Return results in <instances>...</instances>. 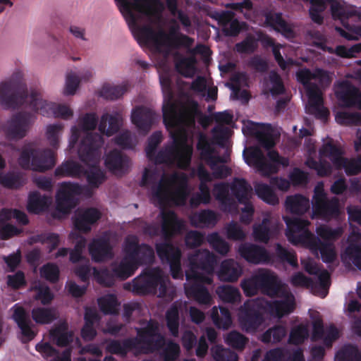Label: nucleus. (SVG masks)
<instances>
[{"label":"nucleus","mask_w":361,"mask_h":361,"mask_svg":"<svg viewBox=\"0 0 361 361\" xmlns=\"http://www.w3.org/2000/svg\"><path fill=\"white\" fill-rule=\"evenodd\" d=\"M93 276L98 283L105 287H111L114 285L116 275L113 269L107 268L97 269L93 268Z\"/></svg>","instance_id":"58"},{"label":"nucleus","mask_w":361,"mask_h":361,"mask_svg":"<svg viewBox=\"0 0 361 361\" xmlns=\"http://www.w3.org/2000/svg\"><path fill=\"white\" fill-rule=\"evenodd\" d=\"M50 336L59 347H66L73 341V333L68 330L66 323H62L50 331Z\"/></svg>","instance_id":"34"},{"label":"nucleus","mask_w":361,"mask_h":361,"mask_svg":"<svg viewBox=\"0 0 361 361\" xmlns=\"http://www.w3.org/2000/svg\"><path fill=\"white\" fill-rule=\"evenodd\" d=\"M128 88L127 85L105 84L100 90L99 95L108 100H116L121 97L128 91Z\"/></svg>","instance_id":"52"},{"label":"nucleus","mask_w":361,"mask_h":361,"mask_svg":"<svg viewBox=\"0 0 361 361\" xmlns=\"http://www.w3.org/2000/svg\"><path fill=\"white\" fill-rule=\"evenodd\" d=\"M121 121V116L118 113L114 115L104 114L101 117L98 129L101 133L111 136L118 131Z\"/></svg>","instance_id":"35"},{"label":"nucleus","mask_w":361,"mask_h":361,"mask_svg":"<svg viewBox=\"0 0 361 361\" xmlns=\"http://www.w3.org/2000/svg\"><path fill=\"white\" fill-rule=\"evenodd\" d=\"M296 77L298 82L306 89L307 96L321 92L318 85L311 82V80H314V71L307 68H302L297 72Z\"/></svg>","instance_id":"44"},{"label":"nucleus","mask_w":361,"mask_h":361,"mask_svg":"<svg viewBox=\"0 0 361 361\" xmlns=\"http://www.w3.org/2000/svg\"><path fill=\"white\" fill-rule=\"evenodd\" d=\"M317 237H319L323 242L334 243V241L339 239L343 233L341 227L332 228L326 224H322L317 227Z\"/></svg>","instance_id":"49"},{"label":"nucleus","mask_w":361,"mask_h":361,"mask_svg":"<svg viewBox=\"0 0 361 361\" xmlns=\"http://www.w3.org/2000/svg\"><path fill=\"white\" fill-rule=\"evenodd\" d=\"M232 195L240 204H246L249 200L250 193L252 190L250 185L244 178H235L231 187Z\"/></svg>","instance_id":"37"},{"label":"nucleus","mask_w":361,"mask_h":361,"mask_svg":"<svg viewBox=\"0 0 361 361\" xmlns=\"http://www.w3.org/2000/svg\"><path fill=\"white\" fill-rule=\"evenodd\" d=\"M50 202L49 197L34 191L29 194L27 209L30 213L37 214L47 210Z\"/></svg>","instance_id":"36"},{"label":"nucleus","mask_w":361,"mask_h":361,"mask_svg":"<svg viewBox=\"0 0 361 361\" xmlns=\"http://www.w3.org/2000/svg\"><path fill=\"white\" fill-rule=\"evenodd\" d=\"M159 269H146L133 281L132 291L137 295L155 294L160 282Z\"/></svg>","instance_id":"17"},{"label":"nucleus","mask_w":361,"mask_h":361,"mask_svg":"<svg viewBox=\"0 0 361 361\" xmlns=\"http://www.w3.org/2000/svg\"><path fill=\"white\" fill-rule=\"evenodd\" d=\"M152 196L161 206L166 205L170 201L175 204L183 206L188 196V178L183 173H173L169 177L164 174L158 185L152 188Z\"/></svg>","instance_id":"8"},{"label":"nucleus","mask_w":361,"mask_h":361,"mask_svg":"<svg viewBox=\"0 0 361 361\" xmlns=\"http://www.w3.org/2000/svg\"><path fill=\"white\" fill-rule=\"evenodd\" d=\"M163 122L167 129H185L184 127H192L195 124V118L199 116V123L204 128L207 127L212 121L213 116L202 114L198 109L196 102H191L188 106L177 104L170 99L163 106Z\"/></svg>","instance_id":"7"},{"label":"nucleus","mask_w":361,"mask_h":361,"mask_svg":"<svg viewBox=\"0 0 361 361\" xmlns=\"http://www.w3.org/2000/svg\"><path fill=\"white\" fill-rule=\"evenodd\" d=\"M287 227L288 231L286 233V235L288 238H290V236L293 235L295 233H302V237L304 238L307 240L306 237V232H310L307 227L310 224V221L307 219H302L300 218H288V217H284L283 218Z\"/></svg>","instance_id":"42"},{"label":"nucleus","mask_w":361,"mask_h":361,"mask_svg":"<svg viewBox=\"0 0 361 361\" xmlns=\"http://www.w3.org/2000/svg\"><path fill=\"white\" fill-rule=\"evenodd\" d=\"M305 234L310 247L316 251H319L324 262L331 263L334 261L336 254L334 243L323 242L311 232H306Z\"/></svg>","instance_id":"26"},{"label":"nucleus","mask_w":361,"mask_h":361,"mask_svg":"<svg viewBox=\"0 0 361 361\" xmlns=\"http://www.w3.org/2000/svg\"><path fill=\"white\" fill-rule=\"evenodd\" d=\"M116 6L125 18L130 30L140 45H147L152 42L157 51L163 52L166 47V54L171 48L180 47L190 48L195 40L193 38L178 32L179 27L173 26L167 34L164 30L156 32L150 25L140 26L139 23H152L160 17V11L154 3L159 1H116Z\"/></svg>","instance_id":"2"},{"label":"nucleus","mask_w":361,"mask_h":361,"mask_svg":"<svg viewBox=\"0 0 361 361\" xmlns=\"http://www.w3.org/2000/svg\"><path fill=\"white\" fill-rule=\"evenodd\" d=\"M265 22L274 30L281 33L286 37H293L294 35L293 29L283 18L281 13H268L265 16Z\"/></svg>","instance_id":"30"},{"label":"nucleus","mask_w":361,"mask_h":361,"mask_svg":"<svg viewBox=\"0 0 361 361\" xmlns=\"http://www.w3.org/2000/svg\"><path fill=\"white\" fill-rule=\"evenodd\" d=\"M276 297L278 300L264 301L266 312L271 316L281 319L294 312L296 307L295 298L292 293L281 289Z\"/></svg>","instance_id":"16"},{"label":"nucleus","mask_w":361,"mask_h":361,"mask_svg":"<svg viewBox=\"0 0 361 361\" xmlns=\"http://www.w3.org/2000/svg\"><path fill=\"white\" fill-rule=\"evenodd\" d=\"M335 361H361V352L357 346L345 345L336 353Z\"/></svg>","instance_id":"56"},{"label":"nucleus","mask_w":361,"mask_h":361,"mask_svg":"<svg viewBox=\"0 0 361 361\" xmlns=\"http://www.w3.org/2000/svg\"><path fill=\"white\" fill-rule=\"evenodd\" d=\"M276 255L279 260L281 262H286L292 267L298 266V258L294 251H290L281 244L277 243L276 245Z\"/></svg>","instance_id":"62"},{"label":"nucleus","mask_w":361,"mask_h":361,"mask_svg":"<svg viewBox=\"0 0 361 361\" xmlns=\"http://www.w3.org/2000/svg\"><path fill=\"white\" fill-rule=\"evenodd\" d=\"M188 281L190 283L188 286L185 287L188 298L193 299L200 305H210L212 298L208 289L204 286L205 284H209L204 280L190 279Z\"/></svg>","instance_id":"24"},{"label":"nucleus","mask_w":361,"mask_h":361,"mask_svg":"<svg viewBox=\"0 0 361 361\" xmlns=\"http://www.w3.org/2000/svg\"><path fill=\"white\" fill-rule=\"evenodd\" d=\"M112 269L116 278L126 280L133 276L138 268L131 260L128 254H124L121 262L114 265Z\"/></svg>","instance_id":"39"},{"label":"nucleus","mask_w":361,"mask_h":361,"mask_svg":"<svg viewBox=\"0 0 361 361\" xmlns=\"http://www.w3.org/2000/svg\"><path fill=\"white\" fill-rule=\"evenodd\" d=\"M342 150L331 142L324 144L320 149V154L324 157H328L335 168L343 157H342Z\"/></svg>","instance_id":"60"},{"label":"nucleus","mask_w":361,"mask_h":361,"mask_svg":"<svg viewBox=\"0 0 361 361\" xmlns=\"http://www.w3.org/2000/svg\"><path fill=\"white\" fill-rule=\"evenodd\" d=\"M264 312V300H246L240 307L238 313V321L242 329L247 333H255L265 322Z\"/></svg>","instance_id":"11"},{"label":"nucleus","mask_w":361,"mask_h":361,"mask_svg":"<svg viewBox=\"0 0 361 361\" xmlns=\"http://www.w3.org/2000/svg\"><path fill=\"white\" fill-rule=\"evenodd\" d=\"M196 59L195 57H184L180 54H175V67L176 71L185 78L193 76L195 71V65Z\"/></svg>","instance_id":"41"},{"label":"nucleus","mask_w":361,"mask_h":361,"mask_svg":"<svg viewBox=\"0 0 361 361\" xmlns=\"http://www.w3.org/2000/svg\"><path fill=\"white\" fill-rule=\"evenodd\" d=\"M0 104L6 109L24 106L32 111L18 112L7 122L5 133L11 140H20L26 135L35 120L36 113L47 117L53 115L63 119H68L73 116V111L68 106L47 102L35 90L28 94L25 84L14 81L0 84Z\"/></svg>","instance_id":"1"},{"label":"nucleus","mask_w":361,"mask_h":361,"mask_svg":"<svg viewBox=\"0 0 361 361\" xmlns=\"http://www.w3.org/2000/svg\"><path fill=\"white\" fill-rule=\"evenodd\" d=\"M309 330L304 324L297 325L291 329L289 334L288 343L293 345H300L307 339Z\"/></svg>","instance_id":"61"},{"label":"nucleus","mask_w":361,"mask_h":361,"mask_svg":"<svg viewBox=\"0 0 361 361\" xmlns=\"http://www.w3.org/2000/svg\"><path fill=\"white\" fill-rule=\"evenodd\" d=\"M336 97L345 107H356L357 102V88L350 84H345L341 86V90L337 91Z\"/></svg>","instance_id":"40"},{"label":"nucleus","mask_w":361,"mask_h":361,"mask_svg":"<svg viewBox=\"0 0 361 361\" xmlns=\"http://www.w3.org/2000/svg\"><path fill=\"white\" fill-rule=\"evenodd\" d=\"M161 215V233L165 241L155 244L157 255L163 263L169 265L173 279H183V273L180 263L182 252L171 240L173 236L181 233L185 227L184 221L172 210L162 211Z\"/></svg>","instance_id":"3"},{"label":"nucleus","mask_w":361,"mask_h":361,"mask_svg":"<svg viewBox=\"0 0 361 361\" xmlns=\"http://www.w3.org/2000/svg\"><path fill=\"white\" fill-rule=\"evenodd\" d=\"M189 220L191 226L195 228H213L219 221V215L214 210L205 209L192 213Z\"/></svg>","instance_id":"27"},{"label":"nucleus","mask_w":361,"mask_h":361,"mask_svg":"<svg viewBox=\"0 0 361 361\" xmlns=\"http://www.w3.org/2000/svg\"><path fill=\"white\" fill-rule=\"evenodd\" d=\"M173 129L174 131L171 132L172 143L162 148L155 153L152 159H148L156 164H176L178 168L186 170L190 166L193 148L188 142V135L185 129Z\"/></svg>","instance_id":"5"},{"label":"nucleus","mask_w":361,"mask_h":361,"mask_svg":"<svg viewBox=\"0 0 361 361\" xmlns=\"http://www.w3.org/2000/svg\"><path fill=\"white\" fill-rule=\"evenodd\" d=\"M89 253L95 262H102L111 259L112 247L109 240L105 238H94L88 246Z\"/></svg>","instance_id":"25"},{"label":"nucleus","mask_w":361,"mask_h":361,"mask_svg":"<svg viewBox=\"0 0 361 361\" xmlns=\"http://www.w3.org/2000/svg\"><path fill=\"white\" fill-rule=\"evenodd\" d=\"M23 176L19 173L9 171L0 174V185L8 189H18L24 185Z\"/></svg>","instance_id":"55"},{"label":"nucleus","mask_w":361,"mask_h":361,"mask_svg":"<svg viewBox=\"0 0 361 361\" xmlns=\"http://www.w3.org/2000/svg\"><path fill=\"white\" fill-rule=\"evenodd\" d=\"M216 262L215 255L209 250H200L195 251L188 256V269L185 271L186 280H204L208 284H212L213 282L212 277L199 271H202L207 274H212Z\"/></svg>","instance_id":"10"},{"label":"nucleus","mask_w":361,"mask_h":361,"mask_svg":"<svg viewBox=\"0 0 361 361\" xmlns=\"http://www.w3.org/2000/svg\"><path fill=\"white\" fill-rule=\"evenodd\" d=\"M243 158L247 165L255 167L257 170L259 169L265 159L262 149L256 146L245 149L243 151Z\"/></svg>","instance_id":"46"},{"label":"nucleus","mask_w":361,"mask_h":361,"mask_svg":"<svg viewBox=\"0 0 361 361\" xmlns=\"http://www.w3.org/2000/svg\"><path fill=\"white\" fill-rule=\"evenodd\" d=\"M230 156L229 150L227 149L224 156H214L207 160V164L209 165L212 171L213 176L216 179H222L231 175V171L229 167L225 165H219V164H224L228 161Z\"/></svg>","instance_id":"29"},{"label":"nucleus","mask_w":361,"mask_h":361,"mask_svg":"<svg viewBox=\"0 0 361 361\" xmlns=\"http://www.w3.org/2000/svg\"><path fill=\"white\" fill-rule=\"evenodd\" d=\"M82 192L78 183L64 182L61 183L56 195V209L58 212L67 214L78 204L77 195Z\"/></svg>","instance_id":"15"},{"label":"nucleus","mask_w":361,"mask_h":361,"mask_svg":"<svg viewBox=\"0 0 361 361\" xmlns=\"http://www.w3.org/2000/svg\"><path fill=\"white\" fill-rule=\"evenodd\" d=\"M11 310H13L11 318L20 329L23 337L27 341L34 339L37 332L32 329L34 324L25 307L19 304H16Z\"/></svg>","instance_id":"20"},{"label":"nucleus","mask_w":361,"mask_h":361,"mask_svg":"<svg viewBox=\"0 0 361 361\" xmlns=\"http://www.w3.org/2000/svg\"><path fill=\"white\" fill-rule=\"evenodd\" d=\"M157 118L158 115L152 109L144 106L135 107L131 113V122L144 135L149 132Z\"/></svg>","instance_id":"18"},{"label":"nucleus","mask_w":361,"mask_h":361,"mask_svg":"<svg viewBox=\"0 0 361 361\" xmlns=\"http://www.w3.org/2000/svg\"><path fill=\"white\" fill-rule=\"evenodd\" d=\"M137 336L123 341L112 340L106 345V350L114 355L126 357L132 350L143 354L160 350L166 344L164 336L159 331V323L149 319L145 326L136 329Z\"/></svg>","instance_id":"4"},{"label":"nucleus","mask_w":361,"mask_h":361,"mask_svg":"<svg viewBox=\"0 0 361 361\" xmlns=\"http://www.w3.org/2000/svg\"><path fill=\"white\" fill-rule=\"evenodd\" d=\"M285 206L289 212L302 215L310 209V200L307 197L300 194L288 196L286 199Z\"/></svg>","instance_id":"33"},{"label":"nucleus","mask_w":361,"mask_h":361,"mask_svg":"<svg viewBox=\"0 0 361 361\" xmlns=\"http://www.w3.org/2000/svg\"><path fill=\"white\" fill-rule=\"evenodd\" d=\"M100 310L104 314H114L118 312V302L114 294H109L98 299Z\"/></svg>","instance_id":"57"},{"label":"nucleus","mask_w":361,"mask_h":361,"mask_svg":"<svg viewBox=\"0 0 361 361\" xmlns=\"http://www.w3.org/2000/svg\"><path fill=\"white\" fill-rule=\"evenodd\" d=\"M248 342V338L243 334L236 331H231L226 338V343L231 347L242 350Z\"/></svg>","instance_id":"64"},{"label":"nucleus","mask_w":361,"mask_h":361,"mask_svg":"<svg viewBox=\"0 0 361 361\" xmlns=\"http://www.w3.org/2000/svg\"><path fill=\"white\" fill-rule=\"evenodd\" d=\"M219 312L216 306L213 307L211 310V319L217 328L226 329L232 322L230 311L226 307H220Z\"/></svg>","instance_id":"43"},{"label":"nucleus","mask_w":361,"mask_h":361,"mask_svg":"<svg viewBox=\"0 0 361 361\" xmlns=\"http://www.w3.org/2000/svg\"><path fill=\"white\" fill-rule=\"evenodd\" d=\"M229 189L230 187L227 183H219L214 185V196L223 205H231L233 203V199L229 194Z\"/></svg>","instance_id":"59"},{"label":"nucleus","mask_w":361,"mask_h":361,"mask_svg":"<svg viewBox=\"0 0 361 361\" xmlns=\"http://www.w3.org/2000/svg\"><path fill=\"white\" fill-rule=\"evenodd\" d=\"M312 208L314 215L323 219L336 217L340 213L338 198L328 200L322 185H317L314 188Z\"/></svg>","instance_id":"13"},{"label":"nucleus","mask_w":361,"mask_h":361,"mask_svg":"<svg viewBox=\"0 0 361 361\" xmlns=\"http://www.w3.org/2000/svg\"><path fill=\"white\" fill-rule=\"evenodd\" d=\"M260 290L271 298H275L282 289L276 275L268 269H259L255 274Z\"/></svg>","instance_id":"22"},{"label":"nucleus","mask_w":361,"mask_h":361,"mask_svg":"<svg viewBox=\"0 0 361 361\" xmlns=\"http://www.w3.org/2000/svg\"><path fill=\"white\" fill-rule=\"evenodd\" d=\"M287 334L286 328L282 325H275L264 332L261 341L264 343H277L282 341Z\"/></svg>","instance_id":"51"},{"label":"nucleus","mask_w":361,"mask_h":361,"mask_svg":"<svg viewBox=\"0 0 361 361\" xmlns=\"http://www.w3.org/2000/svg\"><path fill=\"white\" fill-rule=\"evenodd\" d=\"M241 268L233 259L224 260L220 265L218 276L224 281H236L241 274Z\"/></svg>","instance_id":"31"},{"label":"nucleus","mask_w":361,"mask_h":361,"mask_svg":"<svg viewBox=\"0 0 361 361\" xmlns=\"http://www.w3.org/2000/svg\"><path fill=\"white\" fill-rule=\"evenodd\" d=\"M271 221L268 217L262 219L259 224L253 226V237L255 241L267 243L271 237Z\"/></svg>","instance_id":"47"},{"label":"nucleus","mask_w":361,"mask_h":361,"mask_svg":"<svg viewBox=\"0 0 361 361\" xmlns=\"http://www.w3.org/2000/svg\"><path fill=\"white\" fill-rule=\"evenodd\" d=\"M42 278L51 283H56L59 279L60 270L59 267L51 262L44 264L39 269Z\"/></svg>","instance_id":"63"},{"label":"nucleus","mask_w":361,"mask_h":361,"mask_svg":"<svg viewBox=\"0 0 361 361\" xmlns=\"http://www.w3.org/2000/svg\"><path fill=\"white\" fill-rule=\"evenodd\" d=\"M18 164L23 169L44 172L55 166L56 154L50 149H37L30 142L23 147Z\"/></svg>","instance_id":"9"},{"label":"nucleus","mask_w":361,"mask_h":361,"mask_svg":"<svg viewBox=\"0 0 361 361\" xmlns=\"http://www.w3.org/2000/svg\"><path fill=\"white\" fill-rule=\"evenodd\" d=\"M338 170L344 169L347 176H355L361 173V156L354 159L343 157L336 167Z\"/></svg>","instance_id":"54"},{"label":"nucleus","mask_w":361,"mask_h":361,"mask_svg":"<svg viewBox=\"0 0 361 361\" xmlns=\"http://www.w3.org/2000/svg\"><path fill=\"white\" fill-rule=\"evenodd\" d=\"M33 321L40 325L51 324L57 319V312L53 307H35L31 310Z\"/></svg>","instance_id":"38"},{"label":"nucleus","mask_w":361,"mask_h":361,"mask_svg":"<svg viewBox=\"0 0 361 361\" xmlns=\"http://www.w3.org/2000/svg\"><path fill=\"white\" fill-rule=\"evenodd\" d=\"M238 252L243 258L251 264H268L271 260L269 252L264 247L255 244L244 243L240 246Z\"/></svg>","instance_id":"21"},{"label":"nucleus","mask_w":361,"mask_h":361,"mask_svg":"<svg viewBox=\"0 0 361 361\" xmlns=\"http://www.w3.org/2000/svg\"><path fill=\"white\" fill-rule=\"evenodd\" d=\"M123 252L128 254L137 268L142 265L152 264L155 259L153 248L146 243L140 244L136 237L126 239Z\"/></svg>","instance_id":"14"},{"label":"nucleus","mask_w":361,"mask_h":361,"mask_svg":"<svg viewBox=\"0 0 361 361\" xmlns=\"http://www.w3.org/2000/svg\"><path fill=\"white\" fill-rule=\"evenodd\" d=\"M129 159L118 149L110 151L105 157L106 167L112 172H124L127 170Z\"/></svg>","instance_id":"28"},{"label":"nucleus","mask_w":361,"mask_h":361,"mask_svg":"<svg viewBox=\"0 0 361 361\" xmlns=\"http://www.w3.org/2000/svg\"><path fill=\"white\" fill-rule=\"evenodd\" d=\"M311 3L310 8H314L319 13H322L327 4L326 3H331V11L332 17L336 20H340L342 25L345 28L348 30L353 32V33H349L344 30L343 28L340 27H336V30L339 35L344 37L348 40H356L357 37L355 35L359 33V31L361 30V27L357 26H350L347 20L350 17H352L354 15L353 11H346L343 6L341 4V1H310Z\"/></svg>","instance_id":"12"},{"label":"nucleus","mask_w":361,"mask_h":361,"mask_svg":"<svg viewBox=\"0 0 361 361\" xmlns=\"http://www.w3.org/2000/svg\"><path fill=\"white\" fill-rule=\"evenodd\" d=\"M102 217L100 211L94 207L78 209L73 219V225L76 230L83 233L91 231L92 226Z\"/></svg>","instance_id":"19"},{"label":"nucleus","mask_w":361,"mask_h":361,"mask_svg":"<svg viewBox=\"0 0 361 361\" xmlns=\"http://www.w3.org/2000/svg\"><path fill=\"white\" fill-rule=\"evenodd\" d=\"M308 102L310 111L315 115V117L319 119H327L329 111L322 106L323 99L321 92L308 96Z\"/></svg>","instance_id":"45"},{"label":"nucleus","mask_w":361,"mask_h":361,"mask_svg":"<svg viewBox=\"0 0 361 361\" xmlns=\"http://www.w3.org/2000/svg\"><path fill=\"white\" fill-rule=\"evenodd\" d=\"M102 142L99 134L87 132L78 148L80 159L90 166L88 169H85L83 176L86 177L88 184L93 188H99L106 179L104 171L97 165L99 161V148Z\"/></svg>","instance_id":"6"},{"label":"nucleus","mask_w":361,"mask_h":361,"mask_svg":"<svg viewBox=\"0 0 361 361\" xmlns=\"http://www.w3.org/2000/svg\"><path fill=\"white\" fill-rule=\"evenodd\" d=\"M216 293L222 301L229 303H235L241 297L239 290L230 285L217 287Z\"/></svg>","instance_id":"53"},{"label":"nucleus","mask_w":361,"mask_h":361,"mask_svg":"<svg viewBox=\"0 0 361 361\" xmlns=\"http://www.w3.org/2000/svg\"><path fill=\"white\" fill-rule=\"evenodd\" d=\"M255 191L259 198L269 204L276 205L279 202V197L272 188L267 183H256L255 185Z\"/></svg>","instance_id":"48"},{"label":"nucleus","mask_w":361,"mask_h":361,"mask_svg":"<svg viewBox=\"0 0 361 361\" xmlns=\"http://www.w3.org/2000/svg\"><path fill=\"white\" fill-rule=\"evenodd\" d=\"M166 321L167 328L171 334L177 337L179 329V307L173 303L166 312Z\"/></svg>","instance_id":"50"},{"label":"nucleus","mask_w":361,"mask_h":361,"mask_svg":"<svg viewBox=\"0 0 361 361\" xmlns=\"http://www.w3.org/2000/svg\"><path fill=\"white\" fill-rule=\"evenodd\" d=\"M85 168L81 164L73 160H66L55 169L54 175L57 178H80L83 176Z\"/></svg>","instance_id":"32"},{"label":"nucleus","mask_w":361,"mask_h":361,"mask_svg":"<svg viewBox=\"0 0 361 361\" xmlns=\"http://www.w3.org/2000/svg\"><path fill=\"white\" fill-rule=\"evenodd\" d=\"M250 134L255 136L259 143L267 149L274 147L273 128L269 123H257L250 121L247 126Z\"/></svg>","instance_id":"23"}]
</instances>
